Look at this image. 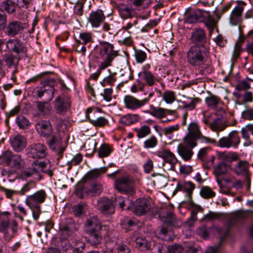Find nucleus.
Returning <instances> with one entry per match:
<instances>
[{
  "mask_svg": "<svg viewBox=\"0 0 253 253\" xmlns=\"http://www.w3.org/2000/svg\"><path fill=\"white\" fill-rule=\"evenodd\" d=\"M134 130L136 132L138 138H144L151 133V128L147 125L142 126L140 128H135Z\"/></svg>",
  "mask_w": 253,
  "mask_h": 253,
  "instance_id": "nucleus-47",
  "label": "nucleus"
},
{
  "mask_svg": "<svg viewBox=\"0 0 253 253\" xmlns=\"http://www.w3.org/2000/svg\"><path fill=\"white\" fill-rule=\"evenodd\" d=\"M36 130L41 136L50 137L54 133L52 126L49 121L42 120L36 124Z\"/></svg>",
  "mask_w": 253,
  "mask_h": 253,
  "instance_id": "nucleus-20",
  "label": "nucleus"
},
{
  "mask_svg": "<svg viewBox=\"0 0 253 253\" xmlns=\"http://www.w3.org/2000/svg\"><path fill=\"white\" fill-rule=\"evenodd\" d=\"M47 195L45 191L41 189L32 195L28 196L25 201L27 206H34V205H40L45 201Z\"/></svg>",
  "mask_w": 253,
  "mask_h": 253,
  "instance_id": "nucleus-18",
  "label": "nucleus"
},
{
  "mask_svg": "<svg viewBox=\"0 0 253 253\" xmlns=\"http://www.w3.org/2000/svg\"><path fill=\"white\" fill-rule=\"evenodd\" d=\"M219 157L227 162H232L238 159V156L236 153L220 152L218 154Z\"/></svg>",
  "mask_w": 253,
  "mask_h": 253,
  "instance_id": "nucleus-52",
  "label": "nucleus"
},
{
  "mask_svg": "<svg viewBox=\"0 0 253 253\" xmlns=\"http://www.w3.org/2000/svg\"><path fill=\"white\" fill-rule=\"evenodd\" d=\"M116 76V73H110L109 75L104 78L102 81L100 83L104 87H106L107 86H113L117 81Z\"/></svg>",
  "mask_w": 253,
  "mask_h": 253,
  "instance_id": "nucleus-49",
  "label": "nucleus"
},
{
  "mask_svg": "<svg viewBox=\"0 0 253 253\" xmlns=\"http://www.w3.org/2000/svg\"><path fill=\"white\" fill-rule=\"evenodd\" d=\"M117 8L121 17L123 19H132L136 16V13L135 10L127 5L124 3H118Z\"/></svg>",
  "mask_w": 253,
  "mask_h": 253,
  "instance_id": "nucleus-29",
  "label": "nucleus"
},
{
  "mask_svg": "<svg viewBox=\"0 0 253 253\" xmlns=\"http://www.w3.org/2000/svg\"><path fill=\"white\" fill-rule=\"evenodd\" d=\"M103 190V185L100 182H95L90 184V187L87 190H85L84 192L87 197H96L99 196Z\"/></svg>",
  "mask_w": 253,
  "mask_h": 253,
  "instance_id": "nucleus-34",
  "label": "nucleus"
},
{
  "mask_svg": "<svg viewBox=\"0 0 253 253\" xmlns=\"http://www.w3.org/2000/svg\"><path fill=\"white\" fill-rule=\"evenodd\" d=\"M3 60L9 67L16 65L18 62V59L11 53L5 54L3 56Z\"/></svg>",
  "mask_w": 253,
  "mask_h": 253,
  "instance_id": "nucleus-57",
  "label": "nucleus"
},
{
  "mask_svg": "<svg viewBox=\"0 0 253 253\" xmlns=\"http://www.w3.org/2000/svg\"><path fill=\"white\" fill-rule=\"evenodd\" d=\"M195 187L194 184L191 181H185L183 184L177 187V188H179L180 190L184 191L187 193L188 202L191 206L194 205V203L192 200V195Z\"/></svg>",
  "mask_w": 253,
  "mask_h": 253,
  "instance_id": "nucleus-33",
  "label": "nucleus"
},
{
  "mask_svg": "<svg viewBox=\"0 0 253 253\" xmlns=\"http://www.w3.org/2000/svg\"><path fill=\"white\" fill-rule=\"evenodd\" d=\"M97 209L101 212L112 214L114 212V206L110 199L106 197L100 198L97 202Z\"/></svg>",
  "mask_w": 253,
  "mask_h": 253,
  "instance_id": "nucleus-28",
  "label": "nucleus"
},
{
  "mask_svg": "<svg viewBox=\"0 0 253 253\" xmlns=\"http://www.w3.org/2000/svg\"><path fill=\"white\" fill-rule=\"evenodd\" d=\"M80 40L75 38L76 43L86 44L88 43L93 42L92 34L89 32H82L79 35Z\"/></svg>",
  "mask_w": 253,
  "mask_h": 253,
  "instance_id": "nucleus-45",
  "label": "nucleus"
},
{
  "mask_svg": "<svg viewBox=\"0 0 253 253\" xmlns=\"http://www.w3.org/2000/svg\"><path fill=\"white\" fill-rule=\"evenodd\" d=\"M134 56L135 57L136 62L139 63L143 62L147 58L146 53L141 50H135Z\"/></svg>",
  "mask_w": 253,
  "mask_h": 253,
  "instance_id": "nucleus-63",
  "label": "nucleus"
},
{
  "mask_svg": "<svg viewBox=\"0 0 253 253\" xmlns=\"http://www.w3.org/2000/svg\"><path fill=\"white\" fill-rule=\"evenodd\" d=\"M55 80L48 78L41 83V86H37L34 90V93L38 98L44 101H50L54 97Z\"/></svg>",
  "mask_w": 253,
  "mask_h": 253,
  "instance_id": "nucleus-4",
  "label": "nucleus"
},
{
  "mask_svg": "<svg viewBox=\"0 0 253 253\" xmlns=\"http://www.w3.org/2000/svg\"><path fill=\"white\" fill-rule=\"evenodd\" d=\"M84 231L89 236L94 237H108L112 231L107 226H101L97 217L93 216L88 219L84 225Z\"/></svg>",
  "mask_w": 253,
  "mask_h": 253,
  "instance_id": "nucleus-3",
  "label": "nucleus"
},
{
  "mask_svg": "<svg viewBox=\"0 0 253 253\" xmlns=\"http://www.w3.org/2000/svg\"><path fill=\"white\" fill-rule=\"evenodd\" d=\"M246 3L242 0H237L232 8L229 16V22L233 25L240 24L244 17V11Z\"/></svg>",
  "mask_w": 253,
  "mask_h": 253,
  "instance_id": "nucleus-13",
  "label": "nucleus"
},
{
  "mask_svg": "<svg viewBox=\"0 0 253 253\" xmlns=\"http://www.w3.org/2000/svg\"><path fill=\"white\" fill-rule=\"evenodd\" d=\"M157 155L163 159L164 163H168L171 166H174L177 162V159L175 155L169 149H163L156 152Z\"/></svg>",
  "mask_w": 253,
  "mask_h": 253,
  "instance_id": "nucleus-31",
  "label": "nucleus"
},
{
  "mask_svg": "<svg viewBox=\"0 0 253 253\" xmlns=\"http://www.w3.org/2000/svg\"><path fill=\"white\" fill-rule=\"evenodd\" d=\"M70 247L67 238H61L56 245V248L51 247L46 253H61L59 250L66 251Z\"/></svg>",
  "mask_w": 253,
  "mask_h": 253,
  "instance_id": "nucleus-39",
  "label": "nucleus"
},
{
  "mask_svg": "<svg viewBox=\"0 0 253 253\" xmlns=\"http://www.w3.org/2000/svg\"><path fill=\"white\" fill-rule=\"evenodd\" d=\"M227 170V164L223 162H221L213 167V172L216 177L218 178L221 176L226 174Z\"/></svg>",
  "mask_w": 253,
  "mask_h": 253,
  "instance_id": "nucleus-42",
  "label": "nucleus"
},
{
  "mask_svg": "<svg viewBox=\"0 0 253 253\" xmlns=\"http://www.w3.org/2000/svg\"><path fill=\"white\" fill-rule=\"evenodd\" d=\"M200 194L203 198L207 199L212 198L215 195V193L208 186L202 187Z\"/></svg>",
  "mask_w": 253,
  "mask_h": 253,
  "instance_id": "nucleus-50",
  "label": "nucleus"
},
{
  "mask_svg": "<svg viewBox=\"0 0 253 253\" xmlns=\"http://www.w3.org/2000/svg\"><path fill=\"white\" fill-rule=\"evenodd\" d=\"M86 0H78L74 6V14L81 17L83 15L84 4Z\"/></svg>",
  "mask_w": 253,
  "mask_h": 253,
  "instance_id": "nucleus-51",
  "label": "nucleus"
},
{
  "mask_svg": "<svg viewBox=\"0 0 253 253\" xmlns=\"http://www.w3.org/2000/svg\"><path fill=\"white\" fill-rule=\"evenodd\" d=\"M209 48L207 45H193L187 52L188 63L193 67L208 66Z\"/></svg>",
  "mask_w": 253,
  "mask_h": 253,
  "instance_id": "nucleus-1",
  "label": "nucleus"
},
{
  "mask_svg": "<svg viewBox=\"0 0 253 253\" xmlns=\"http://www.w3.org/2000/svg\"><path fill=\"white\" fill-rule=\"evenodd\" d=\"M72 105L70 95L67 93H61L54 101V108L57 114L65 115L70 109Z\"/></svg>",
  "mask_w": 253,
  "mask_h": 253,
  "instance_id": "nucleus-7",
  "label": "nucleus"
},
{
  "mask_svg": "<svg viewBox=\"0 0 253 253\" xmlns=\"http://www.w3.org/2000/svg\"><path fill=\"white\" fill-rule=\"evenodd\" d=\"M205 102L208 107L213 110H215L218 105L222 103L220 98L212 93L206 98Z\"/></svg>",
  "mask_w": 253,
  "mask_h": 253,
  "instance_id": "nucleus-43",
  "label": "nucleus"
},
{
  "mask_svg": "<svg viewBox=\"0 0 253 253\" xmlns=\"http://www.w3.org/2000/svg\"><path fill=\"white\" fill-rule=\"evenodd\" d=\"M159 216L161 221L167 224L173 225L177 223L175 215L170 211H161Z\"/></svg>",
  "mask_w": 253,
  "mask_h": 253,
  "instance_id": "nucleus-36",
  "label": "nucleus"
},
{
  "mask_svg": "<svg viewBox=\"0 0 253 253\" xmlns=\"http://www.w3.org/2000/svg\"><path fill=\"white\" fill-rule=\"evenodd\" d=\"M124 101L126 108L131 110H136L145 105L144 100H139L133 96L127 95L124 97Z\"/></svg>",
  "mask_w": 253,
  "mask_h": 253,
  "instance_id": "nucleus-27",
  "label": "nucleus"
},
{
  "mask_svg": "<svg viewBox=\"0 0 253 253\" xmlns=\"http://www.w3.org/2000/svg\"><path fill=\"white\" fill-rule=\"evenodd\" d=\"M46 143L52 150L57 153L58 160L63 157V153L65 149L62 146V137L59 132H54L50 137L46 138Z\"/></svg>",
  "mask_w": 253,
  "mask_h": 253,
  "instance_id": "nucleus-11",
  "label": "nucleus"
},
{
  "mask_svg": "<svg viewBox=\"0 0 253 253\" xmlns=\"http://www.w3.org/2000/svg\"><path fill=\"white\" fill-rule=\"evenodd\" d=\"M115 185L121 193L132 195L135 193V180L129 176H123L117 178Z\"/></svg>",
  "mask_w": 253,
  "mask_h": 253,
  "instance_id": "nucleus-6",
  "label": "nucleus"
},
{
  "mask_svg": "<svg viewBox=\"0 0 253 253\" xmlns=\"http://www.w3.org/2000/svg\"><path fill=\"white\" fill-rule=\"evenodd\" d=\"M26 24L18 21L8 23L4 28L5 34L10 37H14L22 31L26 27Z\"/></svg>",
  "mask_w": 253,
  "mask_h": 253,
  "instance_id": "nucleus-23",
  "label": "nucleus"
},
{
  "mask_svg": "<svg viewBox=\"0 0 253 253\" xmlns=\"http://www.w3.org/2000/svg\"><path fill=\"white\" fill-rule=\"evenodd\" d=\"M16 1L10 0H6L3 2V7L8 13H13L16 10Z\"/></svg>",
  "mask_w": 253,
  "mask_h": 253,
  "instance_id": "nucleus-55",
  "label": "nucleus"
},
{
  "mask_svg": "<svg viewBox=\"0 0 253 253\" xmlns=\"http://www.w3.org/2000/svg\"><path fill=\"white\" fill-rule=\"evenodd\" d=\"M201 102V99L198 97L192 98H191V101L189 103H188L185 101H183V108L185 109H188L189 110H193L197 104Z\"/></svg>",
  "mask_w": 253,
  "mask_h": 253,
  "instance_id": "nucleus-56",
  "label": "nucleus"
},
{
  "mask_svg": "<svg viewBox=\"0 0 253 253\" xmlns=\"http://www.w3.org/2000/svg\"><path fill=\"white\" fill-rule=\"evenodd\" d=\"M210 16V12L200 9H188L185 13L184 23L204 22Z\"/></svg>",
  "mask_w": 253,
  "mask_h": 253,
  "instance_id": "nucleus-9",
  "label": "nucleus"
},
{
  "mask_svg": "<svg viewBox=\"0 0 253 253\" xmlns=\"http://www.w3.org/2000/svg\"><path fill=\"white\" fill-rule=\"evenodd\" d=\"M16 122L18 126L23 129L27 128L30 125L28 120L22 115L18 116L17 117Z\"/></svg>",
  "mask_w": 253,
  "mask_h": 253,
  "instance_id": "nucleus-59",
  "label": "nucleus"
},
{
  "mask_svg": "<svg viewBox=\"0 0 253 253\" xmlns=\"http://www.w3.org/2000/svg\"><path fill=\"white\" fill-rule=\"evenodd\" d=\"M240 143V137L238 131L233 130L228 135L220 138L217 142H216L215 145L221 148H237Z\"/></svg>",
  "mask_w": 253,
  "mask_h": 253,
  "instance_id": "nucleus-12",
  "label": "nucleus"
},
{
  "mask_svg": "<svg viewBox=\"0 0 253 253\" xmlns=\"http://www.w3.org/2000/svg\"><path fill=\"white\" fill-rule=\"evenodd\" d=\"M130 3L136 7L147 8L151 3V0H130Z\"/></svg>",
  "mask_w": 253,
  "mask_h": 253,
  "instance_id": "nucleus-60",
  "label": "nucleus"
},
{
  "mask_svg": "<svg viewBox=\"0 0 253 253\" xmlns=\"http://www.w3.org/2000/svg\"><path fill=\"white\" fill-rule=\"evenodd\" d=\"M145 112L150 114L157 119H161L166 117L168 115H174L176 111L159 107H155L153 105H151L150 106V110L145 111Z\"/></svg>",
  "mask_w": 253,
  "mask_h": 253,
  "instance_id": "nucleus-24",
  "label": "nucleus"
},
{
  "mask_svg": "<svg viewBox=\"0 0 253 253\" xmlns=\"http://www.w3.org/2000/svg\"><path fill=\"white\" fill-rule=\"evenodd\" d=\"M192 42L195 45H206L207 38L205 31L202 28L193 29L190 38Z\"/></svg>",
  "mask_w": 253,
  "mask_h": 253,
  "instance_id": "nucleus-26",
  "label": "nucleus"
},
{
  "mask_svg": "<svg viewBox=\"0 0 253 253\" xmlns=\"http://www.w3.org/2000/svg\"><path fill=\"white\" fill-rule=\"evenodd\" d=\"M215 157L213 155H209L205 159L202 161L203 162V166L204 169H210L214 162Z\"/></svg>",
  "mask_w": 253,
  "mask_h": 253,
  "instance_id": "nucleus-62",
  "label": "nucleus"
},
{
  "mask_svg": "<svg viewBox=\"0 0 253 253\" xmlns=\"http://www.w3.org/2000/svg\"><path fill=\"white\" fill-rule=\"evenodd\" d=\"M84 206L83 203H79L73 207V212L76 216L79 217L82 214Z\"/></svg>",
  "mask_w": 253,
  "mask_h": 253,
  "instance_id": "nucleus-64",
  "label": "nucleus"
},
{
  "mask_svg": "<svg viewBox=\"0 0 253 253\" xmlns=\"http://www.w3.org/2000/svg\"><path fill=\"white\" fill-rule=\"evenodd\" d=\"M101 109L97 107H90L85 112L86 117L89 122L96 127H104L109 124L108 120L104 117H96V114L101 112Z\"/></svg>",
  "mask_w": 253,
  "mask_h": 253,
  "instance_id": "nucleus-10",
  "label": "nucleus"
},
{
  "mask_svg": "<svg viewBox=\"0 0 253 253\" xmlns=\"http://www.w3.org/2000/svg\"><path fill=\"white\" fill-rule=\"evenodd\" d=\"M107 170V168L106 167L92 169L85 174L84 177V180L85 182H87L88 180L95 179L101 174L105 173Z\"/></svg>",
  "mask_w": 253,
  "mask_h": 253,
  "instance_id": "nucleus-35",
  "label": "nucleus"
},
{
  "mask_svg": "<svg viewBox=\"0 0 253 253\" xmlns=\"http://www.w3.org/2000/svg\"><path fill=\"white\" fill-rule=\"evenodd\" d=\"M193 148L191 145H187L184 142V144H180L178 145L177 152L185 161H189L194 154L192 150Z\"/></svg>",
  "mask_w": 253,
  "mask_h": 253,
  "instance_id": "nucleus-32",
  "label": "nucleus"
},
{
  "mask_svg": "<svg viewBox=\"0 0 253 253\" xmlns=\"http://www.w3.org/2000/svg\"><path fill=\"white\" fill-rule=\"evenodd\" d=\"M229 126V125L226 124V121L221 118H218L214 119L212 122L210 123V127L212 130L217 132L224 130L225 128Z\"/></svg>",
  "mask_w": 253,
  "mask_h": 253,
  "instance_id": "nucleus-37",
  "label": "nucleus"
},
{
  "mask_svg": "<svg viewBox=\"0 0 253 253\" xmlns=\"http://www.w3.org/2000/svg\"><path fill=\"white\" fill-rule=\"evenodd\" d=\"M133 212L135 214L141 216L148 212L151 209L149 201L146 198L136 200L133 204Z\"/></svg>",
  "mask_w": 253,
  "mask_h": 253,
  "instance_id": "nucleus-19",
  "label": "nucleus"
},
{
  "mask_svg": "<svg viewBox=\"0 0 253 253\" xmlns=\"http://www.w3.org/2000/svg\"><path fill=\"white\" fill-rule=\"evenodd\" d=\"M105 17L103 11L100 9H97L91 10L87 20L92 27L98 28L104 22Z\"/></svg>",
  "mask_w": 253,
  "mask_h": 253,
  "instance_id": "nucleus-22",
  "label": "nucleus"
},
{
  "mask_svg": "<svg viewBox=\"0 0 253 253\" xmlns=\"http://www.w3.org/2000/svg\"><path fill=\"white\" fill-rule=\"evenodd\" d=\"M77 230L76 224L71 217H67L61 220L59 224V230L63 236H72Z\"/></svg>",
  "mask_w": 253,
  "mask_h": 253,
  "instance_id": "nucleus-17",
  "label": "nucleus"
},
{
  "mask_svg": "<svg viewBox=\"0 0 253 253\" xmlns=\"http://www.w3.org/2000/svg\"><path fill=\"white\" fill-rule=\"evenodd\" d=\"M94 49L96 53L95 58L103 60L100 63L103 68L111 66L114 59L118 55V51L114 50L113 44L106 41H100Z\"/></svg>",
  "mask_w": 253,
  "mask_h": 253,
  "instance_id": "nucleus-2",
  "label": "nucleus"
},
{
  "mask_svg": "<svg viewBox=\"0 0 253 253\" xmlns=\"http://www.w3.org/2000/svg\"><path fill=\"white\" fill-rule=\"evenodd\" d=\"M136 247L141 251H145L151 249L153 243L151 238H136Z\"/></svg>",
  "mask_w": 253,
  "mask_h": 253,
  "instance_id": "nucleus-41",
  "label": "nucleus"
},
{
  "mask_svg": "<svg viewBox=\"0 0 253 253\" xmlns=\"http://www.w3.org/2000/svg\"><path fill=\"white\" fill-rule=\"evenodd\" d=\"M164 100L168 104H171L176 99L175 93L171 90H166L163 95Z\"/></svg>",
  "mask_w": 253,
  "mask_h": 253,
  "instance_id": "nucleus-54",
  "label": "nucleus"
},
{
  "mask_svg": "<svg viewBox=\"0 0 253 253\" xmlns=\"http://www.w3.org/2000/svg\"><path fill=\"white\" fill-rule=\"evenodd\" d=\"M47 148L42 143L32 144L28 147L27 154L29 158L42 159L47 155Z\"/></svg>",
  "mask_w": 253,
  "mask_h": 253,
  "instance_id": "nucleus-16",
  "label": "nucleus"
},
{
  "mask_svg": "<svg viewBox=\"0 0 253 253\" xmlns=\"http://www.w3.org/2000/svg\"><path fill=\"white\" fill-rule=\"evenodd\" d=\"M113 150V148L107 143L101 145L98 150V156L99 158L106 157L110 155Z\"/></svg>",
  "mask_w": 253,
  "mask_h": 253,
  "instance_id": "nucleus-44",
  "label": "nucleus"
},
{
  "mask_svg": "<svg viewBox=\"0 0 253 253\" xmlns=\"http://www.w3.org/2000/svg\"><path fill=\"white\" fill-rule=\"evenodd\" d=\"M139 117L137 114H128L121 118L120 122L126 126H129L135 123L137 121V118Z\"/></svg>",
  "mask_w": 253,
  "mask_h": 253,
  "instance_id": "nucleus-46",
  "label": "nucleus"
},
{
  "mask_svg": "<svg viewBox=\"0 0 253 253\" xmlns=\"http://www.w3.org/2000/svg\"><path fill=\"white\" fill-rule=\"evenodd\" d=\"M18 231V223L12 220L9 222L7 221H2L0 223V232L4 236L7 235L11 237L16 236Z\"/></svg>",
  "mask_w": 253,
  "mask_h": 253,
  "instance_id": "nucleus-21",
  "label": "nucleus"
},
{
  "mask_svg": "<svg viewBox=\"0 0 253 253\" xmlns=\"http://www.w3.org/2000/svg\"><path fill=\"white\" fill-rule=\"evenodd\" d=\"M0 161L1 164L18 170L25 167V162L21 156L15 154L10 150H6L2 153L0 156Z\"/></svg>",
  "mask_w": 253,
  "mask_h": 253,
  "instance_id": "nucleus-5",
  "label": "nucleus"
},
{
  "mask_svg": "<svg viewBox=\"0 0 253 253\" xmlns=\"http://www.w3.org/2000/svg\"><path fill=\"white\" fill-rule=\"evenodd\" d=\"M158 144V140L154 135L151 136L144 142V147L146 149L152 148Z\"/></svg>",
  "mask_w": 253,
  "mask_h": 253,
  "instance_id": "nucleus-61",
  "label": "nucleus"
},
{
  "mask_svg": "<svg viewBox=\"0 0 253 253\" xmlns=\"http://www.w3.org/2000/svg\"><path fill=\"white\" fill-rule=\"evenodd\" d=\"M200 249L198 246H195L193 242L184 241L182 245L175 244L168 247L169 253H181L183 251L184 253H197Z\"/></svg>",
  "mask_w": 253,
  "mask_h": 253,
  "instance_id": "nucleus-14",
  "label": "nucleus"
},
{
  "mask_svg": "<svg viewBox=\"0 0 253 253\" xmlns=\"http://www.w3.org/2000/svg\"><path fill=\"white\" fill-rule=\"evenodd\" d=\"M10 141L13 150L17 152L22 151L26 147L27 145L26 138L22 135L19 134L11 137Z\"/></svg>",
  "mask_w": 253,
  "mask_h": 253,
  "instance_id": "nucleus-30",
  "label": "nucleus"
},
{
  "mask_svg": "<svg viewBox=\"0 0 253 253\" xmlns=\"http://www.w3.org/2000/svg\"><path fill=\"white\" fill-rule=\"evenodd\" d=\"M49 101H36L35 104L39 114L41 115H48L51 109Z\"/></svg>",
  "mask_w": 253,
  "mask_h": 253,
  "instance_id": "nucleus-38",
  "label": "nucleus"
},
{
  "mask_svg": "<svg viewBox=\"0 0 253 253\" xmlns=\"http://www.w3.org/2000/svg\"><path fill=\"white\" fill-rule=\"evenodd\" d=\"M36 182L34 180H30L24 184L21 189L20 191H18L17 193L19 195H24L27 192L29 191L32 188L36 187Z\"/></svg>",
  "mask_w": 253,
  "mask_h": 253,
  "instance_id": "nucleus-53",
  "label": "nucleus"
},
{
  "mask_svg": "<svg viewBox=\"0 0 253 253\" xmlns=\"http://www.w3.org/2000/svg\"><path fill=\"white\" fill-rule=\"evenodd\" d=\"M250 164L247 161H240L234 167V172L238 175L243 176L245 177L248 188L251 185V173L249 170Z\"/></svg>",
  "mask_w": 253,
  "mask_h": 253,
  "instance_id": "nucleus-15",
  "label": "nucleus"
},
{
  "mask_svg": "<svg viewBox=\"0 0 253 253\" xmlns=\"http://www.w3.org/2000/svg\"><path fill=\"white\" fill-rule=\"evenodd\" d=\"M31 167L35 173L43 172H46L47 165L44 162L36 160L32 163Z\"/></svg>",
  "mask_w": 253,
  "mask_h": 253,
  "instance_id": "nucleus-48",
  "label": "nucleus"
},
{
  "mask_svg": "<svg viewBox=\"0 0 253 253\" xmlns=\"http://www.w3.org/2000/svg\"><path fill=\"white\" fill-rule=\"evenodd\" d=\"M6 47L9 51L14 52L17 54H25L27 51V49L24 44L17 39L8 40L6 42Z\"/></svg>",
  "mask_w": 253,
  "mask_h": 253,
  "instance_id": "nucleus-25",
  "label": "nucleus"
},
{
  "mask_svg": "<svg viewBox=\"0 0 253 253\" xmlns=\"http://www.w3.org/2000/svg\"><path fill=\"white\" fill-rule=\"evenodd\" d=\"M188 132L183 138V142L187 144L191 145L192 147L197 145L196 141L202 132L198 123L196 122H191L187 127Z\"/></svg>",
  "mask_w": 253,
  "mask_h": 253,
  "instance_id": "nucleus-8",
  "label": "nucleus"
},
{
  "mask_svg": "<svg viewBox=\"0 0 253 253\" xmlns=\"http://www.w3.org/2000/svg\"><path fill=\"white\" fill-rule=\"evenodd\" d=\"M130 19V21L122 27L121 29L120 30V32L122 30H124L127 32L129 34H131L132 33V31H130V29L138 24V19L137 17H134V18Z\"/></svg>",
  "mask_w": 253,
  "mask_h": 253,
  "instance_id": "nucleus-58",
  "label": "nucleus"
},
{
  "mask_svg": "<svg viewBox=\"0 0 253 253\" xmlns=\"http://www.w3.org/2000/svg\"><path fill=\"white\" fill-rule=\"evenodd\" d=\"M139 77L145 81L146 84L150 86H153L155 83V77L150 71L143 70L138 74Z\"/></svg>",
  "mask_w": 253,
  "mask_h": 253,
  "instance_id": "nucleus-40",
  "label": "nucleus"
}]
</instances>
